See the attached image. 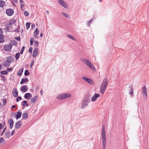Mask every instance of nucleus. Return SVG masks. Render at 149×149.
I'll use <instances>...</instances> for the list:
<instances>
[{
    "mask_svg": "<svg viewBox=\"0 0 149 149\" xmlns=\"http://www.w3.org/2000/svg\"><path fill=\"white\" fill-rule=\"evenodd\" d=\"M108 83V79L107 77H105L101 84L100 87V93L103 94L106 90Z\"/></svg>",
    "mask_w": 149,
    "mask_h": 149,
    "instance_id": "obj_1",
    "label": "nucleus"
},
{
    "mask_svg": "<svg viewBox=\"0 0 149 149\" xmlns=\"http://www.w3.org/2000/svg\"><path fill=\"white\" fill-rule=\"evenodd\" d=\"M102 128L101 137L102 140L103 148V149H105L107 142L106 140V132L104 125H103L102 126Z\"/></svg>",
    "mask_w": 149,
    "mask_h": 149,
    "instance_id": "obj_2",
    "label": "nucleus"
},
{
    "mask_svg": "<svg viewBox=\"0 0 149 149\" xmlns=\"http://www.w3.org/2000/svg\"><path fill=\"white\" fill-rule=\"evenodd\" d=\"M82 61L84 62L85 64L89 67L90 69L93 70H95L94 66L93 64L90 62L89 60L86 58H83L81 59Z\"/></svg>",
    "mask_w": 149,
    "mask_h": 149,
    "instance_id": "obj_3",
    "label": "nucleus"
},
{
    "mask_svg": "<svg viewBox=\"0 0 149 149\" xmlns=\"http://www.w3.org/2000/svg\"><path fill=\"white\" fill-rule=\"evenodd\" d=\"M71 95L70 94H62L58 95L57 98L58 100H62L64 99L68 98L71 97Z\"/></svg>",
    "mask_w": 149,
    "mask_h": 149,
    "instance_id": "obj_4",
    "label": "nucleus"
},
{
    "mask_svg": "<svg viewBox=\"0 0 149 149\" xmlns=\"http://www.w3.org/2000/svg\"><path fill=\"white\" fill-rule=\"evenodd\" d=\"M58 2L60 5L66 9L68 8V4L65 1L63 0H58Z\"/></svg>",
    "mask_w": 149,
    "mask_h": 149,
    "instance_id": "obj_5",
    "label": "nucleus"
},
{
    "mask_svg": "<svg viewBox=\"0 0 149 149\" xmlns=\"http://www.w3.org/2000/svg\"><path fill=\"white\" fill-rule=\"evenodd\" d=\"M91 95L90 94H86L83 99V100L89 103L91 101Z\"/></svg>",
    "mask_w": 149,
    "mask_h": 149,
    "instance_id": "obj_6",
    "label": "nucleus"
},
{
    "mask_svg": "<svg viewBox=\"0 0 149 149\" xmlns=\"http://www.w3.org/2000/svg\"><path fill=\"white\" fill-rule=\"evenodd\" d=\"M91 95L90 94H86L83 99V100L89 103L91 101Z\"/></svg>",
    "mask_w": 149,
    "mask_h": 149,
    "instance_id": "obj_7",
    "label": "nucleus"
},
{
    "mask_svg": "<svg viewBox=\"0 0 149 149\" xmlns=\"http://www.w3.org/2000/svg\"><path fill=\"white\" fill-rule=\"evenodd\" d=\"M82 79L84 80L87 82L88 83L92 84H93V82L92 80L91 79L87 77H82Z\"/></svg>",
    "mask_w": 149,
    "mask_h": 149,
    "instance_id": "obj_8",
    "label": "nucleus"
},
{
    "mask_svg": "<svg viewBox=\"0 0 149 149\" xmlns=\"http://www.w3.org/2000/svg\"><path fill=\"white\" fill-rule=\"evenodd\" d=\"M12 45L11 44H9L4 46L3 47L4 49L6 51H10L12 49Z\"/></svg>",
    "mask_w": 149,
    "mask_h": 149,
    "instance_id": "obj_9",
    "label": "nucleus"
},
{
    "mask_svg": "<svg viewBox=\"0 0 149 149\" xmlns=\"http://www.w3.org/2000/svg\"><path fill=\"white\" fill-rule=\"evenodd\" d=\"M6 13L9 16H11L13 14V10L11 8L7 9L6 10Z\"/></svg>",
    "mask_w": 149,
    "mask_h": 149,
    "instance_id": "obj_10",
    "label": "nucleus"
},
{
    "mask_svg": "<svg viewBox=\"0 0 149 149\" xmlns=\"http://www.w3.org/2000/svg\"><path fill=\"white\" fill-rule=\"evenodd\" d=\"M20 91L23 92H25L28 90V87L26 85H23L20 88Z\"/></svg>",
    "mask_w": 149,
    "mask_h": 149,
    "instance_id": "obj_11",
    "label": "nucleus"
},
{
    "mask_svg": "<svg viewBox=\"0 0 149 149\" xmlns=\"http://www.w3.org/2000/svg\"><path fill=\"white\" fill-rule=\"evenodd\" d=\"M100 96V95L98 94L95 93L94 95L91 98V100L92 102H94L96 101L97 99Z\"/></svg>",
    "mask_w": 149,
    "mask_h": 149,
    "instance_id": "obj_12",
    "label": "nucleus"
},
{
    "mask_svg": "<svg viewBox=\"0 0 149 149\" xmlns=\"http://www.w3.org/2000/svg\"><path fill=\"white\" fill-rule=\"evenodd\" d=\"M38 49L37 48H35L34 49L33 52V54L32 55V56L33 57L35 58L36 57L38 54Z\"/></svg>",
    "mask_w": 149,
    "mask_h": 149,
    "instance_id": "obj_13",
    "label": "nucleus"
},
{
    "mask_svg": "<svg viewBox=\"0 0 149 149\" xmlns=\"http://www.w3.org/2000/svg\"><path fill=\"white\" fill-rule=\"evenodd\" d=\"M88 103L83 100L81 102V107L83 109L85 108L88 105Z\"/></svg>",
    "mask_w": 149,
    "mask_h": 149,
    "instance_id": "obj_14",
    "label": "nucleus"
},
{
    "mask_svg": "<svg viewBox=\"0 0 149 149\" xmlns=\"http://www.w3.org/2000/svg\"><path fill=\"white\" fill-rule=\"evenodd\" d=\"M21 125V121L19 120L17 122L15 125V129H18L19 128Z\"/></svg>",
    "mask_w": 149,
    "mask_h": 149,
    "instance_id": "obj_15",
    "label": "nucleus"
},
{
    "mask_svg": "<svg viewBox=\"0 0 149 149\" xmlns=\"http://www.w3.org/2000/svg\"><path fill=\"white\" fill-rule=\"evenodd\" d=\"M146 95V97H147V89L145 86H144L142 88V94L143 95V94Z\"/></svg>",
    "mask_w": 149,
    "mask_h": 149,
    "instance_id": "obj_16",
    "label": "nucleus"
},
{
    "mask_svg": "<svg viewBox=\"0 0 149 149\" xmlns=\"http://www.w3.org/2000/svg\"><path fill=\"white\" fill-rule=\"evenodd\" d=\"M31 97L32 96L30 93H25L24 96V98L27 99H29V98H31Z\"/></svg>",
    "mask_w": 149,
    "mask_h": 149,
    "instance_id": "obj_17",
    "label": "nucleus"
},
{
    "mask_svg": "<svg viewBox=\"0 0 149 149\" xmlns=\"http://www.w3.org/2000/svg\"><path fill=\"white\" fill-rule=\"evenodd\" d=\"M12 94L14 97H17L18 95V93L16 88H14L12 91Z\"/></svg>",
    "mask_w": 149,
    "mask_h": 149,
    "instance_id": "obj_18",
    "label": "nucleus"
},
{
    "mask_svg": "<svg viewBox=\"0 0 149 149\" xmlns=\"http://www.w3.org/2000/svg\"><path fill=\"white\" fill-rule=\"evenodd\" d=\"M14 58L12 56H8L7 58L6 61L9 63H10L13 60Z\"/></svg>",
    "mask_w": 149,
    "mask_h": 149,
    "instance_id": "obj_19",
    "label": "nucleus"
},
{
    "mask_svg": "<svg viewBox=\"0 0 149 149\" xmlns=\"http://www.w3.org/2000/svg\"><path fill=\"white\" fill-rule=\"evenodd\" d=\"M17 114L15 116V118L17 120L22 115V112L19 111H17Z\"/></svg>",
    "mask_w": 149,
    "mask_h": 149,
    "instance_id": "obj_20",
    "label": "nucleus"
},
{
    "mask_svg": "<svg viewBox=\"0 0 149 149\" xmlns=\"http://www.w3.org/2000/svg\"><path fill=\"white\" fill-rule=\"evenodd\" d=\"M29 81V80L27 78H23L22 79L21 81L20 82V84H23L24 82H27Z\"/></svg>",
    "mask_w": 149,
    "mask_h": 149,
    "instance_id": "obj_21",
    "label": "nucleus"
},
{
    "mask_svg": "<svg viewBox=\"0 0 149 149\" xmlns=\"http://www.w3.org/2000/svg\"><path fill=\"white\" fill-rule=\"evenodd\" d=\"M28 115L27 113H24L22 114V119L26 120L28 117Z\"/></svg>",
    "mask_w": 149,
    "mask_h": 149,
    "instance_id": "obj_22",
    "label": "nucleus"
},
{
    "mask_svg": "<svg viewBox=\"0 0 149 149\" xmlns=\"http://www.w3.org/2000/svg\"><path fill=\"white\" fill-rule=\"evenodd\" d=\"M16 22V20L15 19L12 18L9 20V23L10 25H11L12 24H14Z\"/></svg>",
    "mask_w": 149,
    "mask_h": 149,
    "instance_id": "obj_23",
    "label": "nucleus"
},
{
    "mask_svg": "<svg viewBox=\"0 0 149 149\" xmlns=\"http://www.w3.org/2000/svg\"><path fill=\"white\" fill-rule=\"evenodd\" d=\"M39 31L37 28H36L34 32V36L35 37H36V36L39 34Z\"/></svg>",
    "mask_w": 149,
    "mask_h": 149,
    "instance_id": "obj_24",
    "label": "nucleus"
},
{
    "mask_svg": "<svg viewBox=\"0 0 149 149\" xmlns=\"http://www.w3.org/2000/svg\"><path fill=\"white\" fill-rule=\"evenodd\" d=\"M38 99V96H36L34 97H32L31 99V102H36L37 100Z\"/></svg>",
    "mask_w": 149,
    "mask_h": 149,
    "instance_id": "obj_25",
    "label": "nucleus"
},
{
    "mask_svg": "<svg viewBox=\"0 0 149 149\" xmlns=\"http://www.w3.org/2000/svg\"><path fill=\"white\" fill-rule=\"evenodd\" d=\"M23 71V68H21L18 71L17 74L18 75L21 76L22 74V73Z\"/></svg>",
    "mask_w": 149,
    "mask_h": 149,
    "instance_id": "obj_26",
    "label": "nucleus"
},
{
    "mask_svg": "<svg viewBox=\"0 0 149 149\" xmlns=\"http://www.w3.org/2000/svg\"><path fill=\"white\" fill-rule=\"evenodd\" d=\"M5 3L3 0H0V7L3 8L4 6Z\"/></svg>",
    "mask_w": 149,
    "mask_h": 149,
    "instance_id": "obj_27",
    "label": "nucleus"
},
{
    "mask_svg": "<svg viewBox=\"0 0 149 149\" xmlns=\"http://www.w3.org/2000/svg\"><path fill=\"white\" fill-rule=\"evenodd\" d=\"M10 64L6 61L4 62L3 63V65L6 67H8L10 66Z\"/></svg>",
    "mask_w": 149,
    "mask_h": 149,
    "instance_id": "obj_28",
    "label": "nucleus"
},
{
    "mask_svg": "<svg viewBox=\"0 0 149 149\" xmlns=\"http://www.w3.org/2000/svg\"><path fill=\"white\" fill-rule=\"evenodd\" d=\"M61 14L65 17L68 18H70V15L64 12H62Z\"/></svg>",
    "mask_w": 149,
    "mask_h": 149,
    "instance_id": "obj_29",
    "label": "nucleus"
},
{
    "mask_svg": "<svg viewBox=\"0 0 149 149\" xmlns=\"http://www.w3.org/2000/svg\"><path fill=\"white\" fill-rule=\"evenodd\" d=\"M5 136L7 138H9L10 137V132H6L5 133Z\"/></svg>",
    "mask_w": 149,
    "mask_h": 149,
    "instance_id": "obj_30",
    "label": "nucleus"
},
{
    "mask_svg": "<svg viewBox=\"0 0 149 149\" xmlns=\"http://www.w3.org/2000/svg\"><path fill=\"white\" fill-rule=\"evenodd\" d=\"M8 123L9 125H13L14 122L11 119H10L8 120Z\"/></svg>",
    "mask_w": 149,
    "mask_h": 149,
    "instance_id": "obj_31",
    "label": "nucleus"
},
{
    "mask_svg": "<svg viewBox=\"0 0 149 149\" xmlns=\"http://www.w3.org/2000/svg\"><path fill=\"white\" fill-rule=\"evenodd\" d=\"M20 56V54L19 52L16 53L15 55V58L16 59L18 60Z\"/></svg>",
    "mask_w": 149,
    "mask_h": 149,
    "instance_id": "obj_32",
    "label": "nucleus"
},
{
    "mask_svg": "<svg viewBox=\"0 0 149 149\" xmlns=\"http://www.w3.org/2000/svg\"><path fill=\"white\" fill-rule=\"evenodd\" d=\"M30 24H31L29 22H27L26 23V29H28L30 28Z\"/></svg>",
    "mask_w": 149,
    "mask_h": 149,
    "instance_id": "obj_33",
    "label": "nucleus"
},
{
    "mask_svg": "<svg viewBox=\"0 0 149 149\" xmlns=\"http://www.w3.org/2000/svg\"><path fill=\"white\" fill-rule=\"evenodd\" d=\"M0 73L1 74L6 75L8 74V72L6 71H1Z\"/></svg>",
    "mask_w": 149,
    "mask_h": 149,
    "instance_id": "obj_34",
    "label": "nucleus"
},
{
    "mask_svg": "<svg viewBox=\"0 0 149 149\" xmlns=\"http://www.w3.org/2000/svg\"><path fill=\"white\" fill-rule=\"evenodd\" d=\"M30 74V73L29 72L28 70H26L25 71L24 75L25 76H27L29 75Z\"/></svg>",
    "mask_w": 149,
    "mask_h": 149,
    "instance_id": "obj_35",
    "label": "nucleus"
},
{
    "mask_svg": "<svg viewBox=\"0 0 149 149\" xmlns=\"http://www.w3.org/2000/svg\"><path fill=\"white\" fill-rule=\"evenodd\" d=\"M5 142V141L3 138L1 137L0 138V143H4Z\"/></svg>",
    "mask_w": 149,
    "mask_h": 149,
    "instance_id": "obj_36",
    "label": "nucleus"
},
{
    "mask_svg": "<svg viewBox=\"0 0 149 149\" xmlns=\"http://www.w3.org/2000/svg\"><path fill=\"white\" fill-rule=\"evenodd\" d=\"M67 36L71 39L73 40H75V38L72 36H71L70 35H67Z\"/></svg>",
    "mask_w": 149,
    "mask_h": 149,
    "instance_id": "obj_37",
    "label": "nucleus"
},
{
    "mask_svg": "<svg viewBox=\"0 0 149 149\" xmlns=\"http://www.w3.org/2000/svg\"><path fill=\"white\" fill-rule=\"evenodd\" d=\"M93 19V18H92L87 22V24L89 26H90V25L92 23Z\"/></svg>",
    "mask_w": 149,
    "mask_h": 149,
    "instance_id": "obj_38",
    "label": "nucleus"
},
{
    "mask_svg": "<svg viewBox=\"0 0 149 149\" xmlns=\"http://www.w3.org/2000/svg\"><path fill=\"white\" fill-rule=\"evenodd\" d=\"M34 41V38H31L30 40V44L31 45H32L33 44Z\"/></svg>",
    "mask_w": 149,
    "mask_h": 149,
    "instance_id": "obj_39",
    "label": "nucleus"
},
{
    "mask_svg": "<svg viewBox=\"0 0 149 149\" xmlns=\"http://www.w3.org/2000/svg\"><path fill=\"white\" fill-rule=\"evenodd\" d=\"M25 46H23L22 47V49L20 51V54H23V51H24V49H25Z\"/></svg>",
    "mask_w": 149,
    "mask_h": 149,
    "instance_id": "obj_40",
    "label": "nucleus"
},
{
    "mask_svg": "<svg viewBox=\"0 0 149 149\" xmlns=\"http://www.w3.org/2000/svg\"><path fill=\"white\" fill-rule=\"evenodd\" d=\"M131 90H132V91H130L129 93L130 95H133V93L134 89H133V87H131Z\"/></svg>",
    "mask_w": 149,
    "mask_h": 149,
    "instance_id": "obj_41",
    "label": "nucleus"
},
{
    "mask_svg": "<svg viewBox=\"0 0 149 149\" xmlns=\"http://www.w3.org/2000/svg\"><path fill=\"white\" fill-rule=\"evenodd\" d=\"M24 13L25 15L26 16H28L29 15V13L26 10L25 11Z\"/></svg>",
    "mask_w": 149,
    "mask_h": 149,
    "instance_id": "obj_42",
    "label": "nucleus"
},
{
    "mask_svg": "<svg viewBox=\"0 0 149 149\" xmlns=\"http://www.w3.org/2000/svg\"><path fill=\"white\" fill-rule=\"evenodd\" d=\"M19 99L20 100L22 99V97L20 96H18L16 99V101L17 102H18L19 101Z\"/></svg>",
    "mask_w": 149,
    "mask_h": 149,
    "instance_id": "obj_43",
    "label": "nucleus"
},
{
    "mask_svg": "<svg viewBox=\"0 0 149 149\" xmlns=\"http://www.w3.org/2000/svg\"><path fill=\"white\" fill-rule=\"evenodd\" d=\"M19 28H20L19 26L18 25V26L17 27V29L15 30L14 31H17V32H19Z\"/></svg>",
    "mask_w": 149,
    "mask_h": 149,
    "instance_id": "obj_44",
    "label": "nucleus"
},
{
    "mask_svg": "<svg viewBox=\"0 0 149 149\" xmlns=\"http://www.w3.org/2000/svg\"><path fill=\"white\" fill-rule=\"evenodd\" d=\"M3 38H2L0 39V43H3L5 42V39Z\"/></svg>",
    "mask_w": 149,
    "mask_h": 149,
    "instance_id": "obj_45",
    "label": "nucleus"
},
{
    "mask_svg": "<svg viewBox=\"0 0 149 149\" xmlns=\"http://www.w3.org/2000/svg\"><path fill=\"white\" fill-rule=\"evenodd\" d=\"M34 44L36 45V47H38V43L37 41L35 40L34 41Z\"/></svg>",
    "mask_w": 149,
    "mask_h": 149,
    "instance_id": "obj_46",
    "label": "nucleus"
},
{
    "mask_svg": "<svg viewBox=\"0 0 149 149\" xmlns=\"http://www.w3.org/2000/svg\"><path fill=\"white\" fill-rule=\"evenodd\" d=\"M4 29L6 30V31L8 32L9 31V29L8 26H6Z\"/></svg>",
    "mask_w": 149,
    "mask_h": 149,
    "instance_id": "obj_47",
    "label": "nucleus"
},
{
    "mask_svg": "<svg viewBox=\"0 0 149 149\" xmlns=\"http://www.w3.org/2000/svg\"><path fill=\"white\" fill-rule=\"evenodd\" d=\"M3 105H5L6 104V99L3 100Z\"/></svg>",
    "mask_w": 149,
    "mask_h": 149,
    "instance_id": "obj_48",
    "label": "nucleus"
},
{
    "mask_svg": "<svg viewBox=\"0 0 149 149\" xmlns=\"http://www.w3.org/2000/svg\"><path fill=\"white\" fill-rule=\"evenodd\" d=\"M34 63V60H32L31 61L30 64V67L31 68Z\"/></svg>",
    "mask_w": 149,
    "mask_h": 149,
    "instance_id": "obj_49",
    "label": "nucleus"
},
{
    "mask_svg": "<svg viewBox=\"0 0 149 149\" xmlns=\"http://www.w3.org/2000/svg\"><path fill=\"white\" fill-rule=\"evenodd\" d=\"M23 103H25V105L26 107H28V104L27 103V102L25 100L23 102Z\"/></svg>",
    "mask_w": 149,
    "mask_h": 149,
    "instance_id": "obj_50",
    "label": "nucleus"
},
{
    "mask_svg": "<svg viewBox=\"0 0 149 149\" xmlns=\"http://www.w3.org/2000/svg\"><path fill=\"white\" fill-rule=\"evenodd\" d=\"M33 50V48L32 47H31L29 49V52L30 53H31L32 52Z\"/></svg>",
    "mask_w": 149,
    "mask_h": 149,
    "instance_id": "obj_51",
    "label": "nucleus"
},
{
    "mask_svg": "<svg viewBox=\"0 0 149 149\" xmlns=\"http://www.w3.org/2000/svg\"><path fill=\"white\" fill-rule=\"evenodd\" d=\"M6 127H5L4 128L3 131L2 133H1V136H2L3 134V133L5 132V131L6 129Z\"/></svg>",
    "mask_w": 149,
    "mask_h": 149,
    "instance_id": "obj_52",
    "label": "nucleus"
},
{
    "mask_svg": "<svg viewBox=\"0 0 149 149\" xmlns=\"http://www.w3.org/2000/svg\"><path fill=\"white\" fill-rule=\"evenodd\" d=\"M1 77L2 79H3L4 80H6V77L5 76L3 75H1Z\"/></svg>",
    "mask_w": 149,
    "mask_h": 149,
    "instance_id": "obj_53",
    "label": "nucleus"
},
{
    "mask_svg": "<svg viewBox=\"0 0 149 149\" xmlns=\"http://www.w3.org/2000/svg\"><path fill=\"white\" fill-rule=\"evenodd\" d=\"M12 70V68H8L7 69V71L8 72L10 71H11Z\"/></svg>",
    "mask_w": 149,
    "mask_h": 149,
    "instance_id": "obj_54",
    "label": "nucleus"
},
{
    "mask_svg": "<svg viewBox=\"0 0 149 149\" xmlns=\"http://www.w3.org/2000/svg\"><path fill=\"white\" fill-rule=\"evenodd\" d=\"M12 43L14 45H16L17 44V43L15 40H13Z\"/></svg>",
    "mask_w": 149,
    "mask_h": 149,
    "instance_id": "obj_55",
    "label": "nucleus"
},
{
    "mask_svg": "<svg viewBox=\"0 0 149 149\" xmlns=\"http://www.w3.org/2000/svg\"><path fill=\"white\" fill-rule=\"evenodd\" d=\"M15 39L18 41H19L20 40V38L19 37H15Z\"/></svg>",
    "mask_w": 149,
    "mask_h": 149,
    "instance_id": "obj_56",
    "label": "nucleus"
},
{
    "mask_svg": "<svg viewBox=\"0 0 149 149\" xmlns=\"http://www.w3.org/2000/svg\"><path fill=\"white\" fill-rule=\"evenodd\" d=\"M24 5H25L24 4H21V5H20V7H21V8L22 10L23 9V7L24 6Z\"/></svg>",
    "mask_w": 149,
    "mask_h": 149,
    "instance_id": "obj_57",
    "label": "nucleus"
},
{
    "mask_svg": "<svg viewBox=\"0 0 149 149\" xmlns=\"http://www.w3.org/2000/svg\"><path fill=\"white\" fill-rule=\"evenodd\" d=\"M4 38V36L2 34H0V39L1 38Z\"/></svg>",
    "mask_w": 149,
    "mask_h": 149,
    "instance_id": "obj_58",
    "label": "nucleus"
},
{
    "mask_svg": "<svg viewBox=\"0 0 149 149\" xmlns=\"http://www.w3.org/2000/svg\"><path fill=\"white\" fill-rule=\"evenodd\" d=\"M14 131L15 130H13L12 132L11 133V136L15 134V133Z\"/></svg>",
    "mask_w": 149,
    "mask_h": 149,
    "instance_id": "obj_59",
    "label": "nucleus"
},
{
    "mask_svg": "<svg viewBox=\"0 0 149 149\" xmlns=\"http://www.w3.org/2000/svg\"><path fill=\"white\" fill-rule=\"evenodd\" d=\"M3 128L2 124L0 123V130H1Z\"/></svg>",
    "mask_w": 149,
    "mask_h": 149,
    "instance_id": "obj_60",
    "label": "nucleus"
},
{
    "mask_svg": "<svg viewBox=\"0 0 149 149\" xmlns=\"http://www.w3.org/2000/svg\"><path fill=\"white\" fill-rule=\"evenodd\" d=\"M31 26L32 28H34L35 26V25L34 24H32Z\"/></svg>",
    "mask_w": 149,
    "mask_h": 149,
    "instance_id": "obj_61",
    "label": "nucleus"
},
{
    "mask_svg": "<svg viewBox=\"0 0 149 149\" xmlns=\"http://www.w3.org/2000/svg\"><path fill=\"white\" fill-rule=\"evenodd\" d=\"M13 125H10V129H11L13 128Z\"/></svg>",
    "mask_w": 149,
    "mask_h": 149,
    "instance_id": "obj_62",
    "label": "nucleus"
},
{
    "mask_svg": "<svg viewBox=\"0 0 149 149\" xmlns=\"http://www.w3.org/2000/svg\"><path fill=\"white\" fill-rule=\"evenodd\" d=\"M20 3H24V2L23 0H20Z\"/></svg>",
    "mask_w": 149,
    "mask_h": 149,
    "instance_id": "obj_63",
    "label": "nucleus"
},
{
    "mask_svg": "<svg viewBox=\"0 0 149 149\" xmlns=\"http://www.w3.org/2000/svg\"><path fill=\"white\" fill-rule=\"evenodd\" d=\"M2 34V29H0V34Z\"/></svg>",
    "mask_w": 149,
    "mask_h": 149,
    "instance_id": "obj_64",
    "label": "nucleus"
}]
</instances>
